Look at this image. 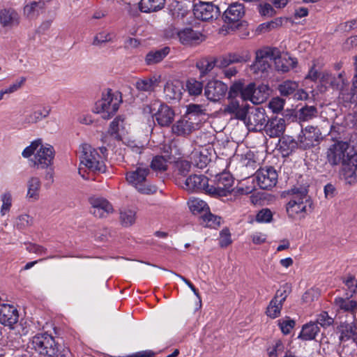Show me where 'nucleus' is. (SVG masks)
Wrapping results in <instances>:
<instances>
[{
    "instance_id": "29",
    "label": "nucleus",
    "mask_w": 357,
    "mask_h": 357,
    "mask_svg": "<svg viewBox=\"0 0 357 357\" xmlns=\"http://www.w3.org/2000/svg\"><path fill=\"white\" fill-rule=\"evenodd\" d=\"M41 181L38 177L31 176L26 183L27 192L26 198L29 202H35L39 200L41 190Z\"/></svg>"
},
{
    "instance_id": "45",
    "label": "nucleus",
    "mask_w": 357,
    "mask_h": 357,
    "mask_svg": "<svg viewBox=\"0 0 357 357\" xmlns=\"http://www.w3.org/2000/svg\"><path fill=\"white\" fill-rule=\"evenodd\" d=\"M298 89V82L291 80H286L278 86L280 94L284 96H288L294 93Z\"/></svg>"
},
{
    "instance_id": "43",
    "label": "nucleus",
    "mask_w": 357,
    "mask_h": 357,
    "mask_svg": "<svg viewBox=\"0 0 357 357\" xmlns=\"http://www.w3.org/2000/svg\"><path fill=\"white\" fill-rule=\"evenodd\" d=\"M317 115V109L314 106H308L301 107L298 111V119L301 121H308Z\"/></svg>"
},
{
    "instance_id": "51",
    "label": "nucleus",
    "mask_w": 357,
    "mask_h": 357,
    "mask_svg": "<svg viewBox=\"0 0 357 357\" xmlns=\"http://www.w3.org/2000/svg\"><path fill=\"white\" fill-rule=\"evenodd\" d=\"M191 169V162L183 159H179L175 161V172L183 177H185Z\"/></svg>"
},
{
    "instance_id": "27",
    "label": "nucleus",
    "mask_w": 357,
    "mask_h": 357,
    "mask_svg": "<svg viewBox=\"0 0 357 357\" xmlns=\"http://www.w3.org/2000/svg\"><path fill=\"white\" fill-rule=\"evenodd\" d=\"M203 35L192 28H184L180 29L177 33V38L183 45H192L199 43L202 40Z\"/></svg>"
},
{
    "instance_id": "63",
    "label": "nucleus",
    "mask_w": 357,
    "mask_h": 357,
    "mask_svg": "<svg viewBox=\"0 0 357 357\" xmlns=\"http://www.w3.org/2000/svg\"><path fill=\"white\" fill-rule=\"evenodd\" d=\"M171 15L174 20L183 19L189 14L188 11L181 5H176L173 9H171Z\"/></svg>"
},
{
    "instance_id": "34",
    "label": "nucleus",
    "mask_w": 357,
    "mask_h": 357,
    "mask_svg": "<svg viewBox=\"0 0 357 357\" xmlns=\"http://www.w3.org/2000/svg\"><path fill=\"white\" fill-rule=\"evenodd\" d=\"M334 304L339 310L355 314L357 312L356 301L350 300L349 298L336 297Z\"/></svg>"
},
{
    "instance_id": "25",
    "label": "nucleus",
    "mask_w": 357,
    "mask_h": 357,
    "mask_svg": "<svg viewBox=\"0 0 357 357\" xmlns=\"http://www.w3.org/2000/svg\"><path fill=\"white\" fill-rule=\"evenodd\" d=\"M273 56V60L275 64V69L278 71L286 73L294 68L297 63L295 59L289 56L280 54V52L276 48V54Z\"/></svg>"
},
{
    "instance_id": "32",
    "label": "nucleus",
    "mask_w": 357,
    "mask_h": 357,
    "mask_svg": "<svg viewBox=\"0 0 357 357\" xmlns=\"http://www.w3.org/2000/svg\"><path fill=\"white\" fill-rule=\"evenodd\" d=\"M339 331L340 342H345L350 339L353 340L352 343L357 342V324L343 323L340 326Z\"/></svg>"
},
{
    "instance_id": "7",
    "label": "nucleus",
    "mask_w": 357,
    "mask_h": 357,
    "mask_svg": "<svg viewBox=\"0 0 357 357\" xmlns=\"http://www.w3.org/2000/svg\"><path fill=\"white\" fill-rule=\"evenodd\" d=\"M208 179L204 175L192 174L185 180V189L188 191L204 190L215 198L223 197V189L208 183Z\"/></svg>"
},
{
    "instance_id": "13",
    "label": "nucleus",
    "mask_w": 357,
    "mask_h": 357,
    "mask_svg": "<svg viewBox=\"0 0 357 357\" xmlns=\"http://www.w3.org/2000/svg\"><path fill=\"white\" fill-rule=\"evenodd\" d=\"M220 13L219 7L212 2L199 1L193 6L194 16L202 21L215 20L220 15Z\"/></svg>"
},
{
    "instance_id": "28",
    "label": "nucleus",
    "mask_w": 357,
    "mask_h": 357,
    "mask_svg": "<svg viewBox=\"0 0 357 357\" xmlns=\"http://www.w3.org/2000/svg\"><path fill=\"white\" fill-rule=\"evenodd\" d=\"M183 84L178 80L168 81L164 86V94L167 100H178L181 98Z\"/></svg>"
},
{
    "instance_id": "23",
    "label": "nucleus",
    "mask_w": 357,
    "mask_h": 357,
    "mask_svg": "<svg viewBox=\"0 0 357 357\" xmlns=\"http://www.w3.org/2000/svg\"><path fill=\"white\" fill-rule=\"evenodd\" d=\"M153 116L160 127H169L174 121L175 113L172 107L161 103Z\"/></svg>"
},
{
    "instance_id": "10",
    "label": "nucleus",
    "mask_w": 357,
    "mask_h": 357,
    "mask_svg": "<svg viewBox=\"0 0 357 357\" xmlns=\"http://www.w3.org/2000/svg\"><path fill=\"white\" fill-rule=\"evenodd\" d=\"M244 14V6L242 3H231L225 10V32L229 33L238 29L241 25L240 19Z\"/></svg>"
},
{
    "instance_id": "42",
    "label": "nucleus",
    "mask_w": 357,
    "mask_h": 357,
    "mask_svg": "<svg viewBox=\"0 0 357 357\" xmlns=\"http://www.w3.org/2000/svg\"><path fill=\"white\" fill-rule=\"evenodd\" d=\"M342 282L346 287L347 295L354 296L357 293V274H348L343 279Z\"/></svg>"
},
{
    "instance_id": "19",
    "label": "nucleus",
    "mask_w": 357,
    "mask_h": 357,
    "mask_svg": "<svg viewBox=\"0 0 357 357\" xmlns=\"http://www.w3.org/2000/svg\"><path fill=\"white\" fill-rule=\"evenodd\" d=\"M211 146L199 145L190 154L192 163L199 169L205 168L211 160Z\"/></svg>"
},
{
    "instance_id": "15",
    "label": "nucleus",
    "mask_w": 357,
    "mask_h": 357,
    "mask_svg": "<svg viewBox=\"0 0 357 357\" xmlns=\"http://www.w3.org/2000/svg\"><path fill=\"white\" fill-rule=\"evenodd\" d=\"M196 121L192 116L184 114L172 125V131L178 136H187L199 128L200 124Z\"/></svg>"
},
{
    "instance_id": "61",
    "label": "nucleus",
    "mask_w": 357,
    "mask_h": 357,
    "mask_svg": "<svg viewBox=\"0 0 357 357\" xmlns=\"http://www.w3.org/2000/svg\"><path fill=\"white\" fill-rule=\"evenodd\" d=\"M345 84L346 81L342 75V73H340L337 76L333 75L328 86L340 90Z\"/></svg>"
},
{
    "instance_id": "12",
    "label": "nucleus",
    "mask_w": 357,
    "mask_h": 357,
    "mask_svg": "<svg viewBox=\"0 0 357 357\" xmlns=\"http://www.w3.org/2000/svg\"><path fill=\"white\" fill-rule=\"evenodd\" d=\"M298 137L300 149L303 150L309 149L318 145L323 139L319 128L312 126L302 128Z\"/></svg>"
},
{
    "instance_id": "6",
    "label": "nucleus",
    "mask_w": 357,
    "mask_h": 357,
    "mask_svg": "<svg viewBox=\"0 0 357 357\" xmlns=\"http://www.w3.org/2000/svg\"><path fill=\"white\" fill-rule=\"evenodd\" d=\"M121 102V96L119 93H114L111 89L103 92L102 98L98 100L93 109L95 113L101 114L105 119L111 118L119 109Z\"/></svg>"
},
{
    "instance_id": "37",
    "label": "nucleus",
    "mask_w": 357,
    "mask_h": 357,
    "mask_svg": "<svg viewBox=\"0 0 357 357\" xmlns=\"http://www.w3.org/2000/svg\"><path fill=\"white\" fill-rule=\"evenodd\" d=\"M319 332V328L315 322H310L305 324L298 335L303 340H314Z\"/></svg>"
},
{
    "instance_id": "1",
    "label": "nucleus",
    "mask_w": 357,
    "mask_h": 357,
    "mask_svg": "<svg viewBox=\"0 0 357 357\" xmlns=\"http://www.w3.org/2000/svg\"><path fill=\"white\" fill-rule=\"evenodd\" d=\"M326 158L331 166L341 165L357 169V151L348 142L336 141L329 145L326 151Z\"/></svg>"
},
{
    "instance_id": "4",
    "label": "nucleus",
    "mask_w": 357,
    "mask_h": 357,
    "mask_svg": "<svg viewBox=\"0 0 357 357\" xmlns=\"http://www.w3.org/2000/svg\"><path fill=\"white\" fill-rule=\"evenodd\" d=\"M80 149L79 159L82 167L79 169V174H82V167L93 172H104L105 171L104 159L107 151L105 147L95 149L89 144H84Z\"/></svg>"
},
{
    "instance_id": "24",
    "label": "nucleus",
    "mask_w": 357,
    "mask_h": 357,
    "mask_svg": "<svg viewBox=\"0 0 357 357\" xmlns=\"http://www.w3.org/2000/svg\"><path fill=\"white\" fill-rule=\"evenodd\" d=\"M223 61L214 56H206L199 59L196 63V67L199 70L200 77H202L211 72L215 67L221 68Z\"/></svg>"
},
{
    "instance_id": "64",
    "label": "nucleus",
    "mask_w": 357,
    "mask_h": 357,
    "mask_svg": "<svg viewBox=\"0 0 357 357\" xmlns=\"http://www.w3.org/2000/svg\"><path fill=\"white\" fill-rule=\"evenodd\" d=\"M272 213L268 208L259 211L256 215V221L258 222H269L272 219Z\"/></svg>"
},
{
    "instance_id": "55",
    "label": "nucleus",
    "mask_w": 357,
    "mask_h": 357,
    "mask_svg": "<svg viewBox=\"0 0 357 357\" xmlns=\"http://www.w3.org/2000/svg\"><path fill=\"white\" fill-rule=\"evenodd\" d=\"M281 24L282 20L278 18L271 22L259 24L257 28L256 31L258 33H265L280 26Z\"/></svg>"
},
{
    "instance_id": "50",
    "label": "nucleus",
    "mask_w": 357,
    "mask_h": 357,
    "mask_svg": "<svg viewBox=\"0 0 357 357\" xmlns=\"http://www.w3.org/2000/svg\"><path fill=\"white\" fill-rule=\"evenodd\" d=\"M201 218L206 227L217 228L220 225L221 217L213 215L210 211L202 214Z\"/></svg>"
},
{
    "instance_id": "17",
    "label": "nucleus",
    "mask_w": 357,
    "mask_h": 357,
    "mask_svg": "<svg viewBox=\"0 0 357 357\" xmlns=\"http://www.w3.org/2000/svg\"><path fill=\"white\" fill-rule=\"evenodd\" d=\"M89 202L91 204L90 212L96 218H106L114 211L112 204L104 197H92Z\"/></svg>"
},
{
    "instance_id": "21",
    "label": "nucleus",
    "mask_w": 357,
    "mask_h": 357,
    "mask_svg": "<svg viewBox=\"0 0 357 357\" xmlns=\"http://www.w3.org/2000/svg\"><path fill=\"white\" fill-rule=\"evenodd\" d=\"M19 314L17 308L12 305H0V323L10 328H13V326L17 323Z\"/></svg>"
},
{
    "instance_id": "35",
    "label": "nucleus",
    "mask_w": 357,
    "mask_h": 357,
    "mask_svg": "<svg viewBox=\"0 0 357 357\" xmlns=\"http://www.w3.org/2000/svg\"><path fill=\"white\" fill-rule=\"evenodd\" d=\"M245 61L243 56L237 54H229L225 57V77H231L235 75L237 73L236 67H229L226 68L227 66L232 63H238Z\"/></svg>"
},
{
    "instance_id": "5",
    "label": "nucleus",
    "mask_w": 357,
    "mask_h": 357,
    "mask_svg": "<svg viewBox=\"0 0 357 357\" xmlns=\"http://www.w3.org/2000/svg\"><path fill=\"white\" fill-rule=\"evenodd\" d=\"M24 158H28L33 155L31 161L35 166L42 169L52 165L55 155L54 149L50 144H43L42 139H38L26 147L22 153Z\"/></svg>"
},
{
    "instance_id": "62",
    "label": "nucleus",
    "mask_w": 357,
    "mask_h": 357,
    "mask_svg": "<svg viewBox=\"0 0 357 357\" xmlns=\"http://www.w3.org/2000/svg\"><path fill=\"white\" fill-rule=\"evenodd\" d=\"M284 350V345L280 340H277L274 344L267 349L269 357H278Z\"/></svg>"
},
{
    "instance_id": "47",
    "label": "nucleus",
    "mask_w": 357,
    "mask_h": 357,
    "mask_svg": "<svg viewBox=\"0 0 357 357\" xmlns=\"http://www.w3.org/2000/svg\"><path fill=\"white\" fill-rule=\"evenodd\" d=\"M33 218L28 214H21L18 215L15 221V227L18 230H24L32 226Z\"/></svg>"
},
{
    "instance_id": "38",
    "label": "nucleus",
    "mask_w": 357,
    "mask_h": 357,
    "mask_svg": "<svg viewBox=\"0 0 357 357\" xmlns=\"http://www.w3.org/2000/svg\"><path fill=\"white\" fill-rule=\"evenodd\" d=\"M165 3V0H141L139 8L144 13L156 12L164 7Z\"/></svg>"
},
{
    "instance_id": "18",
    "label": "nucleus",
    "mask_w": 357,
    "mask_h": 357,
    "mask_svg": "<svg viewBox=\"0 0 357 357\" xmlns=\"http://www.w3.org/2000/svg\"><path fill=\"white\" fill-rule=\"evenodd\" d=\"M20 22V15L15 8L6 7L0 9V26L5 30L17 27Z\"/></svg>"
},
{
    "instance_id": "46",
    "label": "nucleus",
    "mask_w": 357,
    "mask_h": 357,
    "mask_svg": "<svg viewBox=\"0 0 357 357\" xmlns=\"http://www.w3.org/2000/svg\"><path fill=\"white\" fill-rule=\"evenodd\" d=\"M123 121L124 119L120 116L116 117L111 122L108 130L109 134L117 140L121 139V136L119 134V131L121 128H123Z\"/></svg>"
},
{
    "instance_id": "2",
    "label": "nucleus",
    "mask_w": 357,
    "mask_h": 357,
    "mask_svg": "<svg viewBox=\"0 0 357 357\" xmlns=\"http://www.w3.org/2000/svg\"><path fill=\"white\" fill-rule=\"evenodd\" d=\"M270 87L267 84H261L257 87L255 83H250L244 86L241 82L233 84L229 89V97L238 96L243 100H249L255 105L265 102L270 95Z\"/></svg>"
},
{
    "instance_id": "40",
    "label": "nucleus",
    "mask_w": 357,
    "mask_h": 357,
    "mask_svg": "<svg viewBox=\"0 0 357 357\" xmlns=\"http://www.w3.org/2000/svg\"><path fill=\"white\" fill-rule=\"evenodd\" d=\"M188 204L190 211L195 215L204 214L210 211L207 203L199 198L190 199Z\"/></svg>"
},
{
    "instance_id": "48",
    "label": "nucleus",
    "mask_w": 357,
    "mask_h": 357,
    "mask_svg": "<svg viewBox=\"0 0 357 357\" xmlns=\"http://www.w3.org/2000/svg\"><path fill=\"white\" fill-rule=\"evenodd\" d=\"M43 8L40 2L31 1L26 4L24 7V15L30 19L36 17L39 13V10Z\"/></svg>"
},
{
    "instance_id": "22",
    "label": "nucleus",
    "mask_w": 357,
    "mask_h": 357,
    "mask_svg": "<svg viewBox=\"0 0 357 357\" xmlns=\"http://www.w3.org/2000/svg\"><path fill=\"white\" fill-rule=\"evenodd\" d=\"M160 81V75L155 74L138 79L135 83V86L138 91L150 94L155 91Z\"/></svg>"
},
{
    "instance_id": "56",
    "label": "nucleus",
    "mask_w": 357,
    "mask_h": 357,
    "mask_svg": "<svg viewBox=\"0 0 357 357\" xmlns=\"http://www.w3.org/2000/svg\"><path fill=\"white\" fill-rule=\"evenodd\" d=\"M333 322L334 319L327 312L322 311L317 316L316 324H319L323 328L332 326Z\"/></svg>"
},
{
    "instance_id": "14",
    "label": "nucleus",
    "mask_w": 357,
    "mask_h": 357,
    "mask_svg": "<svg viewBox=\"0 0 357 357\" xmlns=\"http://www.w3.org/2000/svg\"><path fill=\"white\" fill-rule=\"evenodd\" d=\"M266 115L264 109L257 107L251 112L247 111L245 118L241 119L250 131H261L265 127L266 123Z\"/></svg>"
},
{
    "instance_id": "3",
    "label": "nucleus",
    "mask_w": 357,
    "mask_h": 357,
    "mask_svg": "<svg viewBox=\"0 0 357 357\" xmlns=\"http://www.w3.org/2000/svg\"><path fill=\"white\" fill-rule=\"evenodd\" d=\"M288 194L291 196L287 204L288 215L292 218H303L312 204L307 187L295 186L288 191Z\"/></svg>"
},
{
    "instance_id": "16",
    "label": "nucleus",
    "mask_w": 357,
    "mask_h": 357,
    "mask_svg": "<svg viewBox=\"0 0 357 357\" xmlns=\"http://www.w3.org/2000/svg\"><path fill=\"white\" fill-rule=\"evenodd\" d=\"M255 178L260 188L269 189L276 185L278 173L273 167H266L256 172Z\"/></svg>"
},
{
    "instance_id": "9",
    "label": "nucleus",
    "mask_w": 357,
    "mask_h": 357,
    "mask_svg": "<svg viewBox=\"0 0 357 357\" xmlns=\"http://www.w3.org/2000/svg\"><path fill=\"white\" fill-rule=\"evenodd\" d=\"M31 344L33 348L40 355L53 357L59 351L54 338L47 333L36 335L32 338Z\"/></svg>"
},
{
    "instance_id": "26",
    "label": "nucleus",
    "mask_w": 357,
    "mask_h": 357,
    "mask_svg": "<svg viewBox=\"0 0 357 357\" xmlns=\"http://www.w3.org/2000/svg\"><path fill=\"white\" fill-rule=\"evenodd\" d=\"M205 95L211 101H220L223 99V82L215 79L208 82L205 88Z\"/></svg>"
},
{
    "instance_id": "36",
    "label": "nucleus",
    "mask_w": 357,
    "mask_h": 357,
    "mask_svg": "<svg viewBox=\"0 0 357 357\" xmlns=\"http://www.w3.org/2000/svg\"><path fill=\"white\" fill-rule=\"evenodd\" d=\"M50 109L47 107H43L42 109L32 111L29 114L24 116L23 122L27 124L36 123L50 114Z\"/></svg>"
},
{
    "instance_id": "49",
    "label": "nucleus",
    "mask_w": 357,
    "mask_h": 357,
    "mask_svg": "<svg viewBox=\"0 0 357 357\" xmlns=\"http://www.w3.org/2000/svg\"><path fill=\"white\" fill-rule=\"evenodd\" d=\"M185 115L192 116L197 119L196 122L200 124L203 120V116L205 114L202 106L199 105H189L187 108Z\"/></svg>"
},
{
    "instance_id": "30",
    "label": "nucleus",
    "mask_w": 357,
    "mask_h": 357,
    "mask_svg": "<svg viewBox=\"0 0 357 357\" xmlns=\"http://www.w3.org/2000/svg\"><path fill=\"white\" fill-rule=\"evenodd\" d=\"M266 133L270 137H278L282 135L285 130V121L284 119H271L265 125Z\"/></svg>"
},
{
    "instance_id": "31",
    "label": "nucleus",
    "mask_w": 357,
    "mask_h": 357,
    "mask_svg": "<svg viewBox=\"0 0 357 357\" xmlns=\"http://www.w3.org/2000/svg\"><path fill=\"white\" fill-rule=\"evenodd\" d=\"M236 97H229V93L228 94V100L229 103L226 108H225V114L229 113L234 116L236 119L241 120V119L245 118V116L247 114V108L246 105L241 106L239 105L238 101L235 100Z\"/></svg>"
},
{
    "instance_id": "41",
    "label": "nucleus",
    "mask_w": 357,
    "mask_h": 357,
    "mask_svg": "<svg viewBox=\"0 0 357 357\" xmlns=\"http://www.w3.org/2000/svg\"><path fill=\"white\" fill-rule=\"evenodd\" d=\"M280 149L284 152H286L287 154L291 153L296 149H300V145L298 144V137L296 140L290 136L283 137L280 139Z\"/></svg>"
},
{
    "instance_id": "20",
    "label": "nucleus",
    "mask_w": 357,
    "mask_h": 357,
    "mask_svg": "<svg viewBox=\"0 0 357 357\" xmlns=\"http://www.w3.org/2000/svg\"><path fill=\"white\" fill-rule=\"evenodd\" d=\"M235 182L234 178L225 169V197L227 201H236L241 195L248 194L250 190L249 189L244 190L243 188H232Z\"/></svg>"
},
{
    "instance_id": "57",
    "label": "nucleus",
    "mask_w": 357,
    "mask_h": 357,
    "mask_svg": "<svg viewBox=\"0 0 357 357\" xmlns=\"http://www.w3.org/2000/svg\"><path fill=\"white\" fill-rule=\"evenodd\" d=\"M278 326L284 335L290 333L291 331L295 326V321L287 317L278 321Z\"/></svg>"
},
{
    "instance_id": "33",
    "label": "nucleus",
    "mask_w": 357,
    "mask_h": 357,
    "mask_svg": "<svg viewBox=\"0 0 357 357\" xmlns=\"http://www.w3.org/2000/svg\"><path fill=\"white\" fill-rule=\"evenodd\" d=\"M170 48L165 47L157 50L149 52L145 56V63L148 66L154 65L162 61L169 53Z\"/></svg>"
},
{
    "instance_id": "52",
    "label": "nucleus",
    "mask_w": 357,
    "mask_h": 357,
    "mask_svg": "<svg viewBox=\"0 0 357 357\" xmlns=\"http://www.w3.org/2000/svg\"><path fill=\"white\" fill-rule=\"evenodd\" d=\"M185 86L190 96H199L203 91L202 82L192 78L187 81Z\"/></svg>"
},
{
    "instance_id": "54",
    "label": "nucleus",
    "mask_w": 357,
    "mask_h": 357,
    "mask_svg": "<svg viewBox=\"0 0 357 357\" xmlns=\"http://www.w3.org/2000/svg\"><path fill=\"white\" fill-rule=\"evenodd\" d=\"M12 194L9 191H6L1 195V201L2 202L1 207V215H4L10 211L12 206Z\"/></svg>"
},
{
    "instance_id": "8",
    "label": "nucleus",
    "mask_w": 357,
    "mask_h": 357,
    "mask_svg": "<svg viewBox=\"0 0 357 357\" xmlns=\"http://www.w3.org/2000/svg\"><path fill=\"white\" fill-rule=\"evenodd\" d=\"M149 173L148 167H137L135 170L126 174L127 181L133 185L139 192L153 194L156 191V187L146 184V177Z\"/></svg>"
},
{
    "instance_id": "59",
    "label": "nucleus",
    "mask_w": 357,
    "mask_h": 357,
    "mask_svg": "<svg viewBox=\"0 0 357 357\" xmlns=\"http://www.w3.org/2000/svg\"><path fill=\"white\" fill-rule=\"evenodd\" d=\"M113 34L106 31H100L93 38V45H100L102 43L109 42L112 40Z\"/></svg>"
},
{
    "instance_id": "58",
    "label": "nucleus",
    "mask_w": 357,
    "mask_h": 357,
    "mask_svg": "<svg viewBox=\"0 0 357 357\" xmlns=\"http://www.w3.org/2000/svg\"><path fill=\"white\" fill-rule=\"evenodd\" d=\"M291 291V288L288 284L282 285L275 293L273 298L279 303L283 304L287 297Z\"/></svg>"
},
{
    "instance_id": "39",
    "label": "nucleus",
    "mask_w": 357,
    "mask_h": 357,
    "mask_svg": "<svg viewBox=\"0 0 357 357\" xmlns=\"http://www.w3.org/2000/svg\"><path fill=\"white\" fill-rule=\"evenodd\" d=\"M168 159H169V157L163 155H156L153 157L151 162V168L157 174L165 172L168 168Z\"/></svg>"
},
{
    "instance_id": "44",
    "label": "nucleus",
    "mask_w": 357,
    "mask_h": 357,
    "mask_svg": "<svg viewBox=\"0 0 357 357\" xmlns=\"http://www.w3.org/2000/svg\"><path fill=\"white\" fill-rule=\"evenodd\" d=\"M136 220V213L131 209H123L120 211V221L123 227L132 225Z\"/></svg>"
},
{
    "instance_id": "60",
    "label": "nucleus",
    "mask_w": 357,
    "mask_h": 357,
    "mask_svg": "<svg viewBox=\"0 0 357 357\" xmlns=\"http://www.w3.org/2000/svg\"><path fill=\"white\" fill-rule=\"evenodd\" d=\"M284 100L279 97L272 98L268 102V107L273 113H279L283 109Z\"/></svg>"
},
{
    "instance_id": "11",
    "label": "nucleus",
    "mask_w": 357,
    "mask_h": 357,
    "mask_svg": "<svg viewBox=\"0 0 357 357\" xmlns=\"http://www.w3.org/2000/svg\"><path fill=\"white\" fill-rule=\"evenodd\" d=\"M276 54V48L265 47L257 51L255 62L250 66L251 70L255 73H265L271 68L273 62V56Z\"/></svg>"
},
{
    "instance_id": "53",
    "label": "nucleus",
    "mask_w": 357,
    "mask_h": 357,
    "mask_svg": "<svg viewBox=\"0 0 357 357\" xmlns=\"http://www.w3.org/2000/svg\"><path fill=\"white\" fill-rule=\"evenodd\" d=\"M283 304L279 303L278 301L273 298L267 308H266V314L271 319H275L280 316L281 310L282 308Z\"/></svg>"
}]
</instances>
